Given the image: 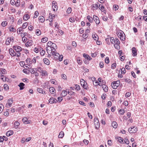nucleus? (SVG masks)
Here are the masks:
<instances>
[{
    "mask_svg": "<svg viewBox=\"0 0 147 147\" xmlns=\"http://www.w3.org/2000/svg\"><path fill=\"white\" fill-rule=\"evenodd\" d=\"M13 49L17 52V57H19L20 56L21 52L22 50V49L21 47L19 46L16 45L13 47Z\"/></svg>",
    "mask_w": 147,
    "mask_h": 147,
    "instance_id": "obj_1",
    "label": "nucleus"
},
{
    "mask_svg": "<svg viewBox=\"0 0 147 147\" xmlns=\"http://www.w3.org/2000/svg\"><path fill=\"white\" fill-rule=\"evenodd\" d=\"M117 34L118 36L121 40L124 41L125 40V34L123 31L121 30H118Z\"/></svg>",
    "mask_w": 147,
    "mask_h": 147,
    "instance_id": "obj_2",
    "label": "nucleus"
},
{
    "mask_svg": "<svg viewBox=\"0 0 147 147\" xmlns=\"http://www.w3.org/2000/svg\"><path fill=\"white\" fill-rule=\"evenodd\" d=\"M120 82L119 80L113 81L111 83L112 87L114 89H116L119 86Z\"/></svg>",
    "mask_w": 147,
    "mask_h": 147,
    "instance_id": "obj_3",
    "label": "nucleus"
},
{
    "mask_svg": "<svg viewBox=\"0 0 147 147\" xmlns=\"http://www.w3.org/2000/svg\"><path fill=\"white\" fill-rule=\"evenodd\" d=\"M80 83L84 89L86 90H88V89L87 82H86L83 79H82L80 80Z\"/></svg>",
    "mask_w": 147,
    "mask_h": 147,
    "instance_id": "obj_4",
    "label": "nucleus"
},
{
    "mask_svg": "<svg viewBox=\"0 0 147 147\" xmlns=\"http://www.w3.org/2000/svg\"><path fill=\"white\" fill-rule=\"evenodd\" d=\"M138 131V128L135 127H132L129 128L128 129L129 132L130 133H135Z\"/></svg>",
    "mask_w": 147,
    "mask_h": 147,
    "instance_id": "obj_5",
    "label": "nucleus"
},
{
    "mask_svg": "<svg viewBox=\"0 0 147 147\" xmlns=\"http://www.w3.org/2000/svg\"><path fill=\"white\" fill-rule=\"evenodd\" d=\"M94 123L95 125L96 128L97 129L99 127V123L97 118L95 117L94 120Z\"/></svg>",
    "mask_w": 147,
    "mask_h": 147,
    "instance_id": "obj_6",
    "label": "nucleus"
},
{
    "mask_svg": "<svg viewBox=\"0 0 147 147\" xmlns=\"http://www.w3.org/2000/svg\"><path fill=\"white\" fill-rule=\"evenodd\" d=\"M8 103L6 104V106L7 108H9L11 106L13 100L12 98H10L8 99Z\"/></svg>",
    "mask_w": 147,
    "mask_h": 147,
    "instance_id": "obj_7",
    "label": "nucleus"
},
{
    "mask_svg": "<svg viewBox=\"0 0 147 147\" xmlns=\"http://www.w3.org/2000/svg\"><path fill=\"white\" fill-rule=\"evenodd\" d=\"M9 52L11 56L12 57L17 56V53L14 51V49L11 48L9 49Z\"/></svg>",
    "mask_w": 147,
    "mask_h": 147,
    "instance_id": "obj_8",
    "label": "nucleus"
},
{
    "mask_svg": "<svg viewBox=\"0 0 147 147\" xmlns=\"http://www.w3.org/2000/svg\"><path fill=\"white\" fill-rule=\"evenodd\" d=\"M93 20L95 21L96 24H99L100 23V21L99 18L96 16L94 15L93 16Z\"/></svg>",
    "mask_w": 147,
    "mask_h": 147,
    "instance_id": "obj_9",
    "label": "nucleus"
},
{
    "mask_svg": "<svg viewBox=\"0 0 147 147\" xmlns=\"http://www.w3.org/2000/svg\"><path fill=\"white\" fill-rule=\"evenodd\" d=\"M132 51L133 53L132 55L134 56H136L137 55V51L135 47H133L132 49Z\"/></svg>",
    "mask_w": 147,
    "mask_h": 147,
    "instance_id": "obj_10",
    "label": "nucleus"
},
{
    "mask_svg": "<svg viewBox=\"0 0 147 147\" xmlns=\"http://www.w3.org/2000/svg\"><path fill=\"white\" fill-rule=\"evenodd\" d=\"M57 101V100L53 98H51L49 100V102L50 103H56Z\"/></svg>",
    "mask_w": 147,
    "mask_h": 147,
    "instance_id": "obj_11",
    "label": "nucleus"
},
{
    "mask_svg": "<svg viewBox=\"0 0 147 147\" xmlns=\"http://www.w3.org/2000/svg\"><path fill=\"white\" fill-rule=\"evenodd\" d=\"M33 44V42L31 40H29L26 43V45L27 47H29L32 46Z\"/></svg>",
    "mask_w": 147,
    "mask_h": 147,
    "instance_id": "obj_12",
    "label": "nucleus"
},
{
    "mask_svg": "<svg viewBox=\"0 0 147 147\" xmlns=\"http://www.w3.org/2000/svg\"><path fill=\"white\" fill-rule=\"evenodd\" d=\"M37 91L40 93H42L43 94H46V92L44 91L41 88H38L37 89Z\"/></svg>",
    "mask_w": 147,
    "mask_h": 147,
    "instance_id": "obj_13",
    "label": "nucleus"
},
{
    "mask_svg": "<svg viewBox=\"0 0 147 147\" xmlns=\"http://www.w3.org/2000/svg\"><path fill=\"white\" fill-rule=\"evenodd\" d=\"M43 61L44 63L47 65H49L50 64V61L47 58H45L44 59Z\"/></svg>",
    "mask_w": 147,
    "mask_h": 147,
    "instance_id": "obj_14",
    "label": "nucleus"
},
{
    "mask_svg": "<svg viewBox=\"0 0 147 147\" xmlns=\"http://www.w3.org/2000/svg\"><path fill=\"white\" fill-rule=\"evenodd\" d=\"M83 56L84 57L89 60H90L92 59L91 57H90L88 55L86 54H83Z\"/></svg>",
    "mask_w": 147,
    "mask_h": 147,
    "instance_id": "obj_15",
    "label": "nucleus"
},
{
    "mask_svg": "<svg viewBox=\"0 0 147 147\" xmlns=\"http://www.w3.org/2000/svg\"><path fill=\"white\" fill-rule=\"evenodd\" d=\"M25 85V84L23 83H20V84L18 85V86L20 87V90H22L24 88V86Z\"/></svg>",
    "mask_w": 147,
    "mask_h": 147,
    "instance_id": "obj_16",
    "label": "nucleus"
},
{
    "mask_svg": "<svg viewBox=\"0 0 147 147\" xmlns=\"http://www.w3.org/2000/svg\"><path fill=\"white\" fill-rule=\"evenodd\" d=\"M13 131L12 130L8 131L6 133V136H9L13 134Z\"/></svg>",
    "mask_w": 147,
    "mask_h": 147,
    "instance_id": "obj_17",
    "label": "nucleus"
},
{
    "mask_svg": "<svg viewBox=\"0 0 147 147\" xmlns=\"http://www.w3.org/2000/svg\"><path fill=\"white\" fill-rule=\"evenodd\" d=\"M112 125L114 128H116L118 126L117 123L115 121H113L112 123Z\"/></svg>",
    "mask_w": 147,
    "mask_h": 147,
    "instance_id": "obj_18",
    "label": "nucleus"
},
{
    "mask_svg": "<svg viewBox=\"0 0 147 147\" xmlns=\"http://www.w3.org/2000/svg\"><path fill=\"white\" fill-rule=\"evenodd\" d=\"M49 90L50 92L52 94H54L55 92V88L53 87H51L49 88Z\"/></svg>",
    "mask_w": 147,
    "mask_h": 147,
    "instance_id": "obj_19",
    "label": "nucleus"
},
{
    "mask_svg": "<svg viewBox=\"0 0 147 147\" xmlns=\"http://www.w3.org/2000/svg\"><path fill=\"white\" fill-rule=\"evenodd\" d=\"M30 18V16L28 14L24 15L23 17V19L24 20H27Z\"/></svg>",
    "mask_w": 147,
    "mask_h": 147,
    "instance_id": "obj_20",
    "label": "nucleus"
},
{
    "mask_svg": "<svg viewBox=\"0 0 147 147\" xmlns=\"http://www.w3.org/2000/svg\"><path fill=\"white\" fill-rule=\"evenodd\" d=\"M51 47L47 46L46 48V50L48 53H50L51 51Z\"/></svg>",
    "mask_w": 147,
    "mask_h": 147,
    "instance_id": "obj_21",
    "label": "nucleus"
},
{
    "mask_svg": "<svg viewBox=\"0 0 147 147\" xmlns=\"http://www.w3.org/2000/svg\"><path fill=\"white\" fill-rule=\"evenodd\" d=\"M102 88L105 92H107L108 91V89L107 86L105 85H102Z\"/></svg>",
    "mask_w": 147,
    "mask_h": 147,
    "instance_id": "obj_22",
    "label": "nucleus"
},
{
    "mask_svg": "<svg viewBox=\"0 0 147 147\" xmlns=\"http://www.w3.org/2000/svg\"><path fill=\"white\" fill-rule=\"evenodd\" d=\"M64 134L63 131H61L58 136V137L60 138H62L64 136Z\"/></svg>",
    "mask_w": 147,
    "mask_h": 147,
    "instance_id": "obj_23",
    "label": "nucleus"
},
{
    "mask_svg": "<svg viewBox=\"0 0 147 147\" xmlns=\"http://www.w3.org/2000/svg\"><path fill=\"white\" fill-rule=\"evenodd\" d=\"M40 53L41 55L44 56L45 53V51L43 50L42 49H41L40 50Z\"/></svg>",
    "mask_w": 147,
    "mask_h": 147,
    "instance_id": "obj_24",
    "label": "nucleus"
},
{
    "mask_svg": "<svg viewBox=\"0 0 147 147\" xmlns=\"http://www.w3.org/2000/svg\"><path fill=\"white\" fill-rule=\"evenodd\" d=\"M48 38L47 37L42 38L41 39V41L43 43H45L48 40Z\"/></svg>",
    "mask_w": 147,
    "mask_h": 147,
    "instance_id": "obj_25",
    "label": "nucleus"
},
{
    "mask_svg": "<svg viewBox=\"0 0 147 147\" xmlns=\"http://www.w3.org/2000/svg\"><path fill=\"white\" fill-rule=\"evenodd\" d=\"M42 76H45L47 75V71L46 70H44L42 71L41 73Z\"/></svg>",
    "mask_w": 147,
    "mask_h": 147,
    "instance_id": "obj_26",
    "label": "nucleus"
},
{
    "mask_svg": "<svg viewBox=\"0 0 147 147\" xmlns=\"http://www.w3.org/2000/svg\"><path fill=\"white\" fill-rule=\"evenodd\" d=\"M56 49H54L53 48L51 47V52L50 53L52 54V55H54L55 53H56Z\"/></svg>",
    "mask_w": 147,
    "mask_h": 147,
    "instance_id": "obj_27",
    "label": "nucleus"
},
{
    "mask_svg": "<svg viewBox=\"0 0 147 147\" xmlns=\"http://www.w3.org/2000/svg\"><path fill=\"white\" fill-rule=\"evenodd\" d=\"M41 31L40 30L37 29L36 30V34L37 35L39 36L41 34Z\"/></svg>",
    "mask_w": 147,
    "mask_h": 147,
    "instance_id": "obj_28",
    "label": "nucleus"
},
{
    "mask_svg": "<svg viewBox=\"0 0 147 147\" xmlns=\"http://www.w3.org/2000/svg\"><path fill=\"white\" fill-rule=\"evenodd\" d=\"M39 19L40 21L41 22H43L45 21L44 17L43 16L39 17Z\"/></svg>",
    "mask_w": 147,
    "mask_h": 147,
    "instance_id": "obj_29",
    "label": "nucleus"
},
{
    "mask_svg": "<svg viewBox=\"0 0 147 147\" xmlns=\"http://www.w3.org/2000/svg\"><path fill=\"white\" fill-rule=\"evenodd\" d=\"M87 18L88 19L89 21L92 23L93 21V18L91 17L90 16H88L87 17Z\"/></svg>",
    "mask_w": 147,
    "mask_h": 147,
    "instance_id": "obj_30",
    "label": "nucleus"
},
{
    "mask_svg": "<svg viewBox=\"0 0 147 147\" xmlns=\"http://www.w3.org/2000/svg\"><path fill=\"white\" fill-rule=\"evenodd\" d=\"M67 92L66 90H64L61 93L62 96L63 97H65L67 95Z\"/></svg>",
    "mask_w": 147,
    "mask_h": 147,
    "instance_id": "obj_31",
    "label": "nucleus"
},
{
    "mask_svg": "<svg viewBox=\"0 0 147 147\" xmlns=\"http://www.w3.org/2000/svg\"><path fill=\"white\" fill-rule=\"evenodd\" d=\"M100 5H99V8L102 11L104 12V13H105V10L104 7L102 5H101L100 7Z\"/></svg>",
    "mask_w": 147,
    "mask_h": 147,
    "instance_id": "obj_32",
    "label": "nucleus"
},
{
    "mask_svg": "<svg viewBox=\"0 0 147 147\" xmlns=\"http://www.w3.org/2000/svg\"><path fill=\"white\" fill-rule=\"evenodd\" d=\"M36 69L32 68L30 69L29 71L32 74H34L35 71H36Z\"/></svg>",
    "mask_w": 147,
    "mask_h": 147,
    "instance_id": "obj_33",
    "label": "nucleus"
},
{
    "mask_svg": "<svg viewBox=\"0 0 147 147\" xmlns=\"http://www.w3.org/2000/svg\"><path fill=\"white\" fill-rule=\"evenodd\" d=\"M11 41L9 39V37L6 40V42H5V44L7 45H8L9 44Z\"/></svg>",
    "mask_w": 147,
    "mask_h": 147,
    "instance_id": "obj_34",
    "label": "nucleus"
},
{
    "mask_svg": "<svg viewBox=\"0 0 147 147\" xmlns=\"http://www.w3.org/2000/svg\"><path fill=\"white\" fill-rule=\"evenodd\" d=\"M26 62L27 63L31 64L32 63V60L30 58H27L26 60Z\"/></svg>",
    "mask_w": 147,
    "mask_h": 147,
    "instance_id": "obj_35",
    "label": "nucleus"
},
{
    "mask_svg": "<svg viewBox=\"0 0 147 147\" xmlns=\"http://www.w3.org/2000/svg\"><path fill=\"white\" fill-rule=\"evenodd\" d=\"M92 7L93 8V9H98V5L96 4H94L92 5Z\"/></svg>",
    "mask_w": 147,
    "mask_h": 147,
    "instance_id": "obj_36",
    "label": "nucleus"
},
{
    "mask_svg": "<svg viewBox=\"0 0 147 147\" xmlns=\"http://www.w3.org/2000/svg\"><path fill=\"white\" fill-rule=\"evenodd\" d=\"M7 24V21H5L2 22L1 23V25L3 27H5Z\"/></svg>",
    "mask_w": 147,
    "mask_h": 147,
    "instance_id": "obj_37",
    "label": "nucleus"
},
{
    "mask_svg": "<svg viewBox=\"0 0 147 147\" xmlns=\"http://www.w3.org/2000/svg\"><path fill=\"white\" fill-rule=\"evenodd\" d=\"M52 8L54 11H55L56 10H57L58 8V6L57 5H55L52 6Z\"/></svg>",
    "mask_w": 147,
    "mask_h": 147,
    "instance_id": "obj_38",
    "label": "nucleus"
},
{
    "mask_svg": "<svg viewBox=\"0 0 147 147\" xmlns=\"http://www.w3.org/2000/svg\"><path fill=\"white\" fill-rule=\"evenodd\" d=\"M14 125L15 128L17 129L18 128V126L20 125V123L16 121L15 122Z\"/></svg>",
    "mask_w": 147,
    "mask_h": 147,
    "instance_id": "obj_39",
    "label": "nucleus"
},
{
    "mask_svg": "<svg viewBox=\"0 0 147 147\" xmlns=\"http://www.w3.org/2000/svg\"><path fill=\"white\" fill-rule=\"evenodd\" d=\"M4 109V106L1 104H0V113H1Z\"/></svg>",
    "mask_w": 147,
    "mask_h": 147,
    "instance_id": "obj_40",
    "label": "nucleus"
},
{
    "mask_svg": "<svg viewBox=\"0 0 147 147\" xmlns=\"http://www.w3.org/2000/svg\"><path fill=\"white\" fill-rule=\"evenodd\" d=\"M116 65L117 64L116 63H113L111 65V68L112 69H114L116 67Z\"/></svg>",
    "mask_w": 147,
    "mask_h": 147,
    "instance_id": "obj_41",
    "label": "nucleus"
},
{
    "mask_svg": "<svg viewBox=\"0 0 147 147\" xmlns=\"http://www.w3.org/2000/svg\"><path fill=\"white\" fill-rule=\"evenodd\" d=\"M4 88L5 90H7L9 89V86L7 84H4Z\"/></svg>",
    "mask_w": 147,
    "mask_h": 147,
    "instance_id": "obj_42",
    "label": "nucleus"
},
{
    "mask_svg": "<svg viewBox=\"0 0 147 147\" xmlns=\"http://www.w3.org/2000/svg\"><path fill=\"white\" fill-rule=\"evenodd\" d=\"M28 26V23L26 22H25L23 24L22 27L24 29L26 28Z\"/></svg>",
    "mask_w": 147,
    "mask_h": 147,
    "instance_id": "obj_43",
    "label": "nucleus"
},
{
    "mask_svg": "<svg viewBox=\"0 0 147 147\" xmlns=\"http://www.w3.org/2000/svg\"><path fill=\"white\" fill-rule=\"evenodd\" d=\"M75 86L76 90H77V91H79L80 90V86L78 84H76Z\"/></svg>",
    "mask_w": 147,
    "mask_h": 147,
    "instance_id": "obj_44",
    "label": "nucleus"
},
{
    "mask_svg": "<svg viewBox=\"0 0 147 147\" xmlns=\"http://www.w3.org/2000/svg\"><path fill=\"white\" fill-rule=\"evenodd\" d=\"M124 142L127 144H129V141L127 138H125L124 139Z\"/></svg>",
    "mask_w": 147,
    "mask_h": 147,
    "instance_id": "obj_45",
    "label": "nucleus"
},
{
    "mask_svg": "<svg viewBox=\"0 0 147 147\" xmlns=\"http://www.w3.org/2000/svg\"><path fill=\"white\" fill-rule=\"evenodd\" d=\"M119 44H115L114 45V46L115 48L116 49H119Z\"/></svg>",
    "mask_w": 147,
    "mask_h": 147,
    "instance_id": "obj_46",
    "label": "nucleus"
},
{
    "mask_svg": "<svg viewBox=\"0 0 147 147\" xmlns=\"http://www.w3.org/2000/svg\"><path fill=\"white\" fill-rule=\"evenodd\" d=\"M43 69L40 67H38L37 69L36 70V71L39 72L40 73L42 71H43Z\"/></svg>",
    "mask_w": 147,
    "mask_h": 147,
    "instance_id": "obj_47",
    "label": "nucleus"
},
{
    "mask_svg": "<svg viewBox=\"0 0 147 147\" xmlns=\"http://www.w3.org/2000/svg\"><path fill=\"white\" fill-rule=\"evenodd\" d=\"M20 0H17L16 3H15L16 6L17 7H18V6H19L20 5Z\"/></svg>",
    "mask_w": 147,
    "mask_h": 147,
    "instance_id": "obj_48",
    "label": "nucleus"
},
{
    "mask_svg": "<svg viewBox=\"0 0 147 147\" xmlns=\"http://www.w3.org/2000/svg\"><path fill=\"white\" fill-rule=\"evenodd\" d=\"M118 138L119 142L120 143H123V139L121 137H119Z\"/></svg>",
    "mask_w": 147,
    "mask_h": 147,
    "instance_id": "obj_49",
    "label": "nucleus"
},
{
    "mask_svg": "<svg viewBox=\"0 0 147 147\" xmlns=\"http://www.w3.org/2000/svg\"><path fill=\"white\" fill-rule=\"evenodd\" d=\"M71 7H69L67 10V13L69 14L71 13Z\"/></svg>",
    "mask_w": 147,
    "mask_h": 147,
    "instance_id": "obj_50",
    "label": "nucleus"
},
{
    "mask_svg": "<svg viewBox=\"0 0 147 147\" xmlns=\"http://www.w3.org/2000/svg\"><path fill=\"white\" fill-rule=\"evenodd\" d=\"M93 38L95 40H96L98 39V37L96 34H94L92 35Z\"/></svg>",
    "mask_w": 147,
    "mask_h": 147,
    "instance_id": "obj_51",
    "label": "nucleus"
},
{
    "mask_svg": "<svg viewBox=\"0 0 147 147\" xmlns=\"http://www.w3.org/2000/svg\"><path fill=\"white\" fill-rule=\"evenodd\" d=\"M111 43L113 44L115 43V39H114L113 37H112L111 38Z\"/></svg>",
    "mask_w": 147,
    "mask_h": 147,
    "instance_id": "obj_52",
    "label": "nucleus"
},
{
    "mask_svg": "<svg viewBox=\"0 0 147 147\" xmlns=\"http://www.w3.org/2000/svg\"><path fill=\"white\" fill-rule=\"evenodd\" d=\"M105 62L107 63H108L109 62V60L108 57H107L105 59Z\"/></svg>",
    "mask_w": 147,
    "mask_h": 147,
    "instance_id": "obj_53",
    "label": "nucleus"
},
{
    "mask_svg": "<svg viewBox=\"0 0 147 147\" xmlns=\"http://www.w3.org/2000/svg\"><path fill=\"white\" fill-rule=\"evenodd\" d=\"M63 57V55H61L59 57H57V59H59V61H61L62 60Z\"/></svg>",
    "mask_w": 147,
    "mask_h": 147,
    "instance_id": "obj_54",
    "label": "nucleus"
},
{
    "mask_svg": "<svg viewBox=\"0 0 147 147\" xmlns=\"http://www.w3.org/2000/svg\"><path fill=\"white\" fill-rule=\"evenodd\" d=\"M121 74H124L125 73V68L123 67L121 69Z\"/></svg>",
    "mask_w": 147,
    "mask_h": 147,
    "instance_id": "obj_55",
    "label": "nucleus"
},
{
    "mask_svg": "<svg viewBox=\"0 0 147 147\" xmlns=\"http://www.w3.org/2000/svg\"><path fill=\"white\" fill-rule=\"evenodd\" d=\"M23 71L24 73L26 74H28L29 73V71L26 69H23Z\"/></svg>",
    "mask_w": 147,
    "mask_h": 147,
    "instance_id": "obj_56",
    "label": "nucleus"
},
{
    "mask_svg": "<svg viewBox=\"0 0 147 147\" xmlns=\"http://www.w3.org/2000/svg\"><path fill=\"white\" fill-rule=\"evenodd\" d=\"M104 63L103 62H100L99 63V66L100 68H102L104 67Z\"/></svg>",
    "mask_w": 147,
    "mask_h": 147,
    "instance_id": "obj_57",
    "label": "nucleus"
},
{
    "mask_svg": "<svg viewBox=\"0 0 147 147\" xmlns=\"http://www.w3.org/2000/svg\"><path fill=\"white\" fill-rule=\"evenodd\" d=\"M115 43L117 44H120V42L117 38H115Z\"/></svg>",
    "mask_w": 147,
    "mask_h": 147,
    "instance_id": "obj_58",
    "label": "nucleus"
},
{
    "mask_svg": "<svg viewBox=\"0 0 147 147\" xmlns=\"http://www.w3.org/2000/svg\"><path fill=\"white\" fill-rule=\"evenodd\" d=\"M119 112L121 115H123L124 113V110L123 109H120L119 111Z\"/></svg>",
    "mask_w": 147,
    "mask_h": 147,
    "instance_id": "obj_59",
    "label": "nucleus"
},
{
    "mask_svg": "<svg viewBox=\"0 0 147 147\" xmlns=\"http://www.w3.org/2000/svg\"><path fill=\"white\" fill-rule=\"evenodd\" d=\"M51 47L53 48L54 49H57V48L56 45L55 44L53 43H52V44L51 45Z\"/></svg>",
    "mask_w": 147,
    "mask_h": 147,
    "instance_id": "obj_60",
    "label": "nucleus"
},
{
    "mask_svg": "<svg viewBox=\"0 0 147 147\" xmlns=\"http://www.w3.org/2000/svg\"><path fill=\"white\" fill-rule=\"evenodd\" d=\"M34 17L36 18L38 15V11H36L34 14Z\"/></svg>",
    "mask_w": 147,
    "mask_h": 147,
    "instance_id": "obj_61",
    "label": "nucleus"
},
{
    "mask_svg": "<svg viewBox=\"0 0 147 147\" xmlns=\"http://www.w3.org/2000/svg\"><path fill=\"white\" fill-rule=\"evenodd\" d=\"M1 71L2 74H5L6 72V70L5 69L3 68L1 69Z\"/></svg>",
    "mask_w": 147,
    "mask_h": 147,
    "instance_id": "obj_62",
    "label": "nucleus"
},
{
    "mask_svg": "<svg viewBox=\"0 0 147 147\" xmlns=\"http://www.w3.org/2000/svg\"><path fill=\"white\" fill-rule=\"evenodd\" d=\"M9 28V30L10 31L14 32H15V31H16L15 29L14 28H13L12 27H10Z\"/></svg>",
    "mask_w": 147,
    "mask_h": 147,
    "instance_id": "obj_63",
    "label": "nucleus"
},
{
    "mask_svg": "<svg viewBox=\"0 0 147 147\" xmlns=\"http://www.w3.org/2000/svg\"><path fill=\"white\" fill-rule=\"evenodd\" d=\"M62 78L64 80H66L67 78V76L64 74H62L61 75Z\"/></svg>",
    "mask_w": 147,
    "mask_h": 147,
    "instance_id": "obj_64",
    "label": "nucleus"
}]
</instances>
